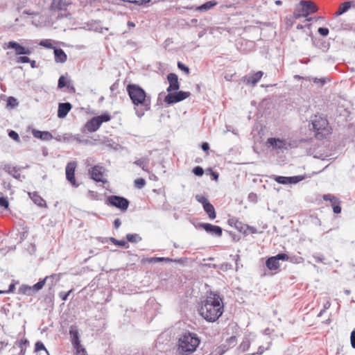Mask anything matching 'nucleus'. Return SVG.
I'll return each mask as SVG.
<instances>
[{
    "mask_svg": "<svg viewBox=\"0 0 355 355\" xmlns=\"http://www.w3.org/2000/svg\"><path fill=\"white\" fill-rule=\"evenodd\" d=\"M128 96L135 106V113L139 118L150 110L151 97L137 84H128L126 87Z\"/></svg>",
    "mask_w": 355,
    "mask_h": 355,
    "instance_id": "2",
    "label": "nucleus"
},
{
    "mask_svg": "<svg viewBox=\"0 0 355 355\" xmlns=\"http://www.w3.org/2000/svg\"><path fill=\"white\" fill-rule=\"evenodd\" d=\"M28 345L29 341L26 338L18 340L15 341L10 351L12 355H25L26 349Z\"/></svg>",
    "mask_w": 355,
    "mask_h": 355,
    "instance_id": "15",
    "label": "nucleus"
},
{
    "mask_svg": "<svg viewBox=\"0 0 355 355\" xmlns=\"http://www.w3.org/2000/svg\"><path fill=\"white\" fill-rule=\"evenodd\" d=\"M73 290L71 289L68 291H61L59 293V297H60V299L63 301H66L67 300L69 295L71 294V293H72Z\"/></svg>",
    "mask_w": 355,
    "mask_h": 355,
    "instance_id": "50",
    "label": "nucleus"
},
{
    "mask_svg": "<svg viewBox=\"0 0 355 355\" xmlns=\"http://www.w3.org/2000/svg\"><path fill=\"white\" fill-rule=\"evenodd\" d=\"M350 342L352 347L355 349V329L351 332Z\"/></svg>",
    "mask_w": 355,
    "mask_h": 355,
    "instance_id": "59",
    "label": "nucleus"
},
{
    "mask_svg": "<svg viewBox=\"0 0 355 355\" xmlns=\"http://www.w3.org/2000/svg\"><path fill=\"white\" fill-rule=\"evenodd\" d=\"M250 346V341L248 338H245L239 345V349L244 352L248 350Z\"/></svg>",
    "mask_w": 355,
    "mask_h": 355,
    "instance_id": "41",
    "label": "nucleus"
},
{
    "mask_svg": "<svg viewBox=\"0 0 355 355\" xmlns=\"http://www.w3.org/2000/svg\"><path fill=\"white\" fill-rule=\"evenodd\" d=\"M297 137L287 139L271 137L266 139L265 147L271 151H284L288 148H295L297 146Z\"/></svg>",
    "mask_w": 355,
    "mask_h": 355,
    "instance_id": "5",
    "label": "nucleus"
},
{
    "mask_svg": "<svg viewBox=\"0 0 355 355\" xmlns=\"http://www.w3.org/2000/svg\"><path fill=\"white\" fill-rule=\"evenodd\" d=\"M297 137V146L305 150L309 155L314 153H321L328 146V135H302Z\"/></svg>",
    "mask_w": 355,
    "mask_h": 355,
    "instance_id": "3",
    "label": "nucleus"
},
{
    "mask_svg": "<svg viewBox=\"0 0 355 355\" xmlns=\"http://www.w3.org/2000/svg\"><path fill=\"white\" fill-rule=\"evenodd\" d=\"M69 335L73 347L76 350L78 355H87L86 350L82 347L80 339L78 328L76 325L69 327Z\"/></svg>",
    "mask_w": 355,
    "mask_h": 355,
    "instance_id": "8",
    "label": "nucleus"
},
{
    "mask_svg": "<svg viewBox=\"0 0 355 355\" xmlns=\"http://www.w3.org/2000/svg\"><path fill=\"white\" fill-rule=\"evenodd\" d=\"M265 352V348L263 346H259L257 352L252 353V355H261Z\"/></svg>",
    "mask_w": 355,
    "mask_h": 355,
    "instance_id": "64",
    "label": "nucleus"
},
{
    "mask_svg": "<svg viewBox=\"0 0 355 355\" xmlns=\"http://www.w3.org/2000/svg\"><path fill=\"white\" fill-rule=\"evenodd\" d=\"M29 62H31V60L27 56H20L17 59V63H28Z\"/></svg>",
    "mask_w": 355,
    "mask_h": 355,
    "instance_id": "58",
    "label": "nucleus"
},
{
    "mask_svg": "<svg viewBox=\"0 0 355 355\" xmlns=\"http://www.w3.org/2000/svg\"><path fill=\"white\" fill-rule=\"evenodd\" d=\"M42 350L45 351L47 355L49 354L44 343L42 341H37L35 344V352H37Z\"/></svg>",
    "mask_w": 355,
    "mask_h": 355,
    "instance_id": "42",
    "label": "nucleus"
},
{
    "mask_svg": "<svg viewBox=\"0 0 355 355\" xmlns=\"http://www.w3.org/2000/svg\"><path fill=\"white\" fill-rule=\"evenodd\" d=\"M3 169L14 178L20 180L21 174L19 172V168H17V166H12L10 164H6L3 166Z\"/></svg>",
    "mask_w": 355,
    "mask_h": 355,
    "instance_id": "28",
    "label": "nucleus"
},
{
    "mask_svg": "<svg viewBox=\"0 0 355 355\" xmlns=\"http://www.w3.org/2000/svg\"><path fill=\"white\" fill-rule=\"evenodd\" d=\"M40 45L47 49H53L55 46H53L50 40H42L40 42Z\"/></svg>",
    "mask_w": 355,
    "mask_h": 355,
    "instance_id": "48",
    "label": "nucleus"
},
{
    "mask_svg": "<svg viewBox=\"0 0 355 355\" xmlns=\"http://www.w3.org/2000/svg\"><path fill=\"white\" fill-rule=\"evenodd\" d=\"M312 80L314 83L320 84V85H324L327 83V79L325 78H312Z\"/></svg>",
    "mask_w": 355,
    "mask_h": 355,
    "instance_id": "57",
    "label": "nucleus"
},
{
    "mask_svg": "<svg viewBox=\"0 0 355 355\" xmlns=\"http://www.w3.org/2000/svg\"><path fill=\"white\" fill-rule=\"evenodd\" d=\"M178 261L175 259H173L169 257H147L142 259V263H158V262H165V263H173L177 262Z\"/></svg>",
    "mask_w": 355,
    "mask_h": 355,
    "instance_id": "24",
    "label": "nucleus"
},
{
    "mask_svg": "<svg viewBox=\"0 0 355 355\" xmlns=\"http://www.w3.org/2000/svg\"><path fill=\"white\" fill-rule=\"evenodd\" d=\"M311 130H314L316 133H320V131H329V122L326 116L323 114H316L311 119Z\"/></svg>",
    "mask_w": 355,
    "mask_h": 355,
    "instance_id": "10",
    "label": "nucleus"
},
{
    "mask_svg": "<svg viewBox=\"0 0 355 355\" xmlns=\"http://www.w3.org/2000/svg\"><path fill=\"white\" fill-rule=\"evenodd\" d=\"M216 4H217V2L215 1H209L199 6H196V7L191 6L189 8V9L194 10L195 11L203 12H207V11L211 10Z\"/></svg>",
    "mask_w": 355,
    "mask_h": 355,
    "instance_id": "26",
    "label": "nucleus"
},
{
    "mask_svg": "<svg viewBox=\"0 0 355 355\" xmlns=\"http://www.w3.org/2000/svg\"><path fill=\"white\" fill-rule=\"evenodd\" d=\"M126 241L128 243H137L142 240L141 236L139 234H127L125 235Z\"/></svg>",
    "mask_w": 355,
    "mask_h": 355,
    "instance_id": "34",
    "label": "nucleus"
},
{
    "mask_svg": "<svg viewBox=\"0 0 355 355\" xmlns=\"http://www.w3.org/2000/svg\"><path fill=\"white\" fill-rule=\"evenodd\" d=\"M28 196L32 201L40 207H46V201L35 191L29 192Z\"/></svg>",
    "mask_w": 355,
    "mask_h": 355,
    "instance_id": "29",
    "label": "nucleus"
},
{
    "mask_svg": "<svg viewBox=\"0 0 355 355\" xmlns=\"http://www.w3.org/2000/svg\"><path fill=\"white\" fill-rule=\"evenodd\" d=\"M332 209H333V211L334 214H340L342 210V208L340 206V202L336 203V205L334 206V207Z\"/></svg>",
    "mask_w": 355,
    "mask_h": 355,
    "instance_id": "60",
    "label": "nucleus"
},
{
    "mask_svg": "<svg viewBox=\"0 0 355 355\" xmlns=\"http://www.w3.org/2000/svg\"><path fill=\"white\" fill-rule=\"evenodd\" d=\"M195 198L199 203L202 204V206H204L205 203H208L209 202L207 198L202 194H197L195 196Z\"/></svg>",
    "mask_w": 355,
    "mask_h": 355,
    "instance_id": "45",
    "label": "nucleus"
},
{
    "mask_svg": "<svg viewBox=\"0 0 355 355\" xmlns=\"http://www.w3.org/2000/svg\"><path fill=\"white\" fill-rule=\"evenodd\" d=\"M84 28L88 30V31H93L98 33H103V31L104 28L101 26V22L99 21H90L85 24V26H84ZM105 31H107L108 29L107 28H105Z\"/></svg>",
    "mask_w": 355,
    "mask_h": 355,
    "instance_id": "22",
    "label": "nucleus"
},
{
    "mask_svg": "<svg viewBox=\"0 0 355 355\" xmlns=\"http://www.w3.org/2000/svg\"><path fill=\"white\" fill-rule=\"evenodd\" d=\"M69 5V3L63 0H53L51 8L53 10L60 11V14H58V17H67V8Z\"/></svg>",
    "mask_w": 355,
    "mask_h": 355,
    "instance_id": "16",
    "label": "nucleus"
},
{
    "mask_svg": "<svg viewBox=\"0 0 355 355\" xmlns=\"http://www.w3.org/2000/svg\"><path fill=\"white\" fill-rule=\"evenodd\" d=\"M313 257L315 261L317 263H323L324 260L325 259L324 255L320 253L313 254Z\"/></svg>",
    "mask_w": 355,
    "mask_h": 355,
    "instance_id": "54",
    "label": "nucleus"
},
{
    "mask_svg": "<svg viewBox=\"0 0 355 355\" xmlns=\"http://www.w3.org/2000/svg\"><path fill=\"white\" fill-rule=\"evenodd\" d=\"M108 239L114 245L124 248L125 249H128L130 247L129 244L125 240H118L114 237H110Z\"/></svg>",
    "mask_w": 355,
    "mask_h": 355,
    "instance_id": "37",
    "label": "nucleus"
},
{
    "mask_svg": "<svg viewBox=\"0 0 355 355\" xmlns=\"http://www.w3.org/2000/svg\"><path fill=\"white\" fill-rule=\"evenodd\" d=\"M103 167L99 165H95L89 171L90 178L96 182H105L106 180H103Z\"/></svg>",
    "mask_w": 355,
    "mask_h": 355,
    "instance_id": "19",
    "label": "nucleus"
},
{
    "mask_svg": "<svg viewBox=\"0 0 355 355\" xmlns=\"http://www.w3.org/2000/svg\"><path fill=\"white\" fill-rule=\"evenodd\" d=\"M93 136L91 137V139L95 141H101V143L105 146L112 148L114 150H118L121 148V145L118 143L114 141L112 139H109L107 137H104L103 139H101L100 137L101 135H92Z\"/></svg>",
    "mask_w": 355,
    "mask_h": 355,
    "instance_id": "17",
    "label": "nucleus"
},
{
    "mask_svg": "<svg viewBox=\"0 0 355 355\" xmlns=\"http://www.w3.org/2000/svg\"><path fill=\"white\" fill-rule=\"evenodd\" d=\"M71 107L72 106L70 103H60L58 104V116L60 119L64 118L71 110Z\"/></svg>",
    "mask_w": 355,
    "mask_h": 355,
    "instance_id": "23",
    "label": "nucleus"
},
{
    "mask_svg": "<svg viewBox=\"0 0 355 355\" xmlns=\"http://www.w3.org/2000/svg\"><path fill=\"white\" fill-rule=\"evenodd\" d=\"M265 135H254L253 139H254V145H253V149L254 151L256 153H259V150H262V146L265 147L264 142L265 139L263 138V136Z\"/></svg>",
    "mask_w": 355,
    "mask_h": 355,
    "instance_id": "27",
    "label": "nucleus"
},
{
    "mask_svg": "<svg viewBox=\"0 0 355 355\" xmlns=\"http://www.w3.org/2000/svg\"><path fill=\"white\" fill-rule=\"evenodd\" d=\"M275 257H277L279 262V261H288L290 259L289 256L287 254L283 252L278 253L277 254L275 255Z\"/></svg>",
    "mask_w": 355,
    "mask_h": 355,
    "instance_id": "49",
    "label": "nucleus"
},
{
    "mask_svg": "<svg viewBox=\"0 0 355 355\" xmlns=\"http://www.w3.org/2000/svg\"><path fill=\"white\" fill-rule=\"evenodd\" d=\"M175 92L168 93L164 98V102L168 105H172L180 102L188 98L191 93L184 91H174Z\"/></svg>",
    "mask_w": 355,
    "mask_h": 355,
    "instance_id": "13",
    "label": "nucleus"
},
{
    "mask_svg": "<svg viewBox=\"0 0 355 355\" xmlns=\"http://www.w3.org/2000/svg\"><path fill=\"white\" fill-rule=\"evenodd\" d=\"M178 67L181 70V71H184L187 74H189V68L185 65L184 64H183L182 62H178Z\"/></svg>",
    "mask_w": 355,
    "mask_h": 355,
    "instance_id": "55",
    "label": "nucleus"
},
{
    "mask_svg": "<svg viewBox=\"0 0 355 355\" xmlns=\"http://www.w3.org/2000/svg\"><path fill=\"white\" fill-rule=\"evenodd\" d=\"M19 104L17 98H15V97L13 96H10L8 98V100H7V105L8 106H10L11 107H15L16 106H17Z\"/></svg>",
    "mask_w": 355,
    "mask_h": 355,
    "instance_id": "47",
    "label": "nucleus"
},
{
    "mask_svg": "<svg viewBox=\"0 0 355 355\" xmlns=\"http://www.w3.org/2000/svg\"><path fill=\"white\" fill-rule=\"evenodd\" d=\"M227 223L230 225L234 226L240 232H243V234H246L245 225L236 218L234 217L228 219Z\"/></svg>",
    "mask_w": 355,
    "mask_h": 355,
    "instance_id": "32",
    "label": "nucleus"
},
{
    "mask_svg": "<svg viewBox=\"0 0 355 355\" xmlns=\"http://www.w3.org/2000/svg\"><path fill=\"white\" fill-rule=\"evenodd\" d=\"M266 266L270 270H276L279 269L280 265L277 257L275 256H272L266 260Z\"/></svg>",
    "mask_w": 355,
    "mask_h": 355,
    "instance_id": "31",
    "label": "nucleus"
},
{
    "mask_svg": "<svg viewBox=\"0 0 355 355\" xmlns=\"http://www.w3.org/2000/svg\"><path fill=\"white\" fill-rule=\"evenodd\" d=\"M245 228L248 230L250 233H251V234H257L258 232H257V229L255 227H253V226H250L248 225H245Z\"/></svg>",
    "mask_w": 355,
    "mask_h": 355,
    "instance_id": "62",
    "label": "nucleus"
},
{
    "mask_svg": "<svg viewBox=\"0 0 355 355\" xmlns=\"http://www.w3.org/2000/svg\"><path fill=\"white\" fill-rule=\"evenodd\" d=\"M199 314L207 322H214L224 312L223 297L218 291H210L202 301L198 309Z\"/></svg>",
    "mask_w": 355,
    "mask_h": 355,
    "instance_id": "1",
    "label": "nucleus"
},
{
    "mask_svg": "<svg viewBox=\"0 0 355 355\" xmlns=\"http://www.w3.org/2000/svg\"><path fill=\"white\" fill-rule=\"evenodd\" d=\"M318 33L324 37H326L328 35L329 31L326 27H320L318 30Z\"/></svg>",
    "mask_w": 355,
    "mask_h": 355,
    "instance_id": "56",
    "label": "nucleus"
},
{
    "mask_svg": "<svg viewBox=\"0 0 355 355\" xmlns=\"http://www.w3.org/2000/svg\"><path fill=\"white\" fill-rule=\"evenodd\" d=\"M204 211L207 213L210 220H214L216 218V213L214 205L209 202L208 203H205L204 206H202Z\"/></svg>",
    "mask_w": 355,
    "mask_h": 355,
    "instance_id": "33",
    "label": "nucleus"
},
{
    "mask_svg": "<svg viewBox=\"0 0 355 355\" xmlns=\"http://www.w3.org/2000/svg\"><path fill=\"white\" fill-rule=\"evenodd\" d=\"M76 167V163L75 162H71L67 164L65 168L66 178L67 180L73 186L78 187L76 183L75 178V170Z\"/></svg>",
    "mask_w": 355,
    "mask_h": 355,
    "instance_id": "18",
    "label": "nucleus"
},
{
    "mask_svg": "<svg viewBox=\"0 0 355 355\" xmlns=\"http://www.w3.org/2000/svg\"><path fill=\"white\" fill-rule=\"evenodd\" d=\"M167 80L169 83V86L166 89L168 93H171L173 91H178L180 88V84L178 82V77L174 73H170L167 75Z\"/></svg>",
    "mask_w": 355,
    "mask_h": 355,
    "instance_id": "20",
    "label": "nucleus"
},
{
    "mask_svg": "<svg viewBox=\"0 0 355 355\" xmlns=\"http://www.w3.org/2000/svg\"><path fill=\"white\" fill-rule=\"evenodd\" d=\"M110 119L111 116L108 113L102 114L89 120L86 123L85 128L89 132H95L98 129L102 123L107 122Z\"/></svg>",
    "mask_w": 355,
    "mask_h": 355,
    "instance_id": "11",
    "label": "nucleus"
},
{
    "mask_svg": "<svg viewBox=\"0 0 355 355\" xmlns=\"http://www.w3.org/2000/svg\"><path fill=\"white\" fill-rule=\"evenodd\" d=\"M201 148L207 154H209V143H207V142H202L201 144Z\"/></svg>",
    "mask_w": 355,
    "mask_h": 355,
    "instance_id": "61",
    "label": "nucleus"
},
{
    "mask_svg": "<svg viewBox=\"0 0 355 355\" xmlns=\"http://www.w3.org/2000/svg\"><path fill=\"white\" fill-rule=\"evenodd\" d=\"M8 49H14L17 55H29L31 50L26 48L15 41H10L8 43Z\"/></svg>",
    "mask_w": 355,
    "mask_h": 355,
    "instance_id": "21",
    "label": "nucleus"
},
{
    "mask_svg": "<svg viewBox=\"0 0 355 355\" xmlns=\"http://www.w3.org/2000/svg\"><path fill=\"white\" fill-rule=\"evenodd\" d=\"M352 6L351 1H345L340 4L338 11L336 12V16L341 15L346 12Z\"/></svg>",
    "mask_w": 355,
    "mask_h": 355,
    "instance_id": "35",
    "label": "nucleus"
},
{
    "mask_svg": "<svg viewBox=\"0 0 355 355\" xmlns=\"http://www.w3.org/2000/svg\"><path fill=\"white\" fill-rule=\"evenodd\" d=\"M105 204L110 207H116L124 212L128 209L130 201L123 196L111 195L106 198Z\"/></svg>",
    "mask_w": 355,
    "mask_h": 355,
    "instance_id": "7",
    "label": "nucleus"
},
{
    "mask_svg": "<svg viewBox=\"0 0 355 355\" xmlns=\"http://www.w3.org/2000/svg\"><path fill=\"white\" fill-rule=\"evenodd\" d=\"M207 171H209L212 180L217 181L218 180L219 174L218 172L213 171L211 168H208Z\"/></svg>",
    "mask_w": 355,
    "mask_h": 355,
    "instance_id": "53",
    "label": "nucleus"
},
{
    "mask_svg": "<svg viewBox=\"0 0 355 355\" xmlns=\"http://www.w3.org/2000/svg\"><path fill=\"white\" fill-rule=\"evenodd\" d=\"M200 343V337L193 332L187 331L181 334L177 343L178 355H191Z\"/></svg>",
    "mask_w": 355,
    "mask_h": 355,
    "instance_id": "4",
    "label": "nucleus"
},
{
    "mask_svg": "<svg viewBox=\"0 0 355 355\" xmlns=\"http://www.w3.org/2000/svg\"><path fill=\"white\" fill-rule=\"evenodd\" d=\"M146 180L142 178H137L134 182L135 187L137 189H142L146 185Z\"/></svg>",
    "mask_w": 355,
    "mask_h": 355,
    "instance_id": "44",
    "label": "nucleus"
},
{
    "mask_svg": "<svg viewBox=\"0 0 355 355\" xmlns=\"http://www.w3.org/2000/svg\"><path fill=\"white\" fill-rule=\"evenodd\" d=\"M53 51L55 62L64 63L67 61V55L62 49L55 47Z\"/></svg>",
    "mask_w": 355,
    "mask_h": 355,
    "instance_id": "30",
    "label": "nucleus"
},
{
    "mask_svg": "<svg viewBox=\"0 0 355 355\" xmlns=\"http://www.w3.org/2000/svg\"><path fill=\"white\" fill-rule=\"evenodd\" d=\"M9 207V201L6 196H1L0 197V207L8 209Z\"/></svg>",
    "mask_w": 355,
    "mask_h": 355,
    "instance_id": "46",
    "label": "nucleus"
},
{
    "mask_svg": "<svg viewBox=\"0 0 355 355\" xmlns=\"http://www.w3.org/2000/svg\"><path fill=\"white\" fill-rule=\"evenodd\" d=\"M67 81L65 80V78L64 76H61L58 79V89H62L63 87H66L67 85Z\"/></svg>",
    "mask_w": 355,
    "mask_h": 355,
    "instance_id": "52",
    "label": "nucleus"
},
{
    "mask_svg": "<svg viewBox=\"0 0 355 355\" xmlns=\"http://www.w3.org/2000/svg\"><path fill=\"white\" fill-rule=\"evenodd\" d=\"M134 164L141 167L142 170L147 171L148 169V162L146 159L141 158L134 162Z\"/></svg>",
    "mask_w": 355,
    "mask_h": 355,
    "instance_id": "40",
    "label": "nucleus"
},
{
    "mask_svg": "<svg viewBox=\"0 0 355 355\" xmlns=\"http://www.w3.org/2000/svg\"><path fill=\"white\" fill-rule=\"evenodd\" d=\"M18 293L30 296L32 295L34 292L31 286L23 284L19 287Z\"/></svg>",
    "mask_w": 355,
    "mask_h": 355,
    "instance_id": "36",
    "label": "nucleus"
},
{
    "mask_svg": "<svg viewBox=\"0 0 355 355\" xmlns=\"http://www.w3.org/2000/svg\"><path fill=\"white\" fill-rule=\"evenodd\" d=\"M34 137L40 139L43 141H49L52 139H55L56 141L63 143H71L73 141H76L80 144H92V141H89L87 139H81L80 136L83 137L85 135H55V137H53V135H33Z\"/></svg>",
    "mask_w": 355,
    "mask_h": 355,
    "instance_id": "6",
    "label": "nucleus"
},
{
    "mask_svg": "<svg viewBox=\"0 0 355 355\" xmlns=\"http://www.w3.org/2000/svg\"><path fill=\"white\" fill-rule=\"evenodd\" d=\"M263 75V72L259 71L251 76H245L243 77V80L246 84H251L255 85L261 78Z\"/></svg>",
    "mask_w": 355,
    "mask_h": 355,
    "instance_id": "25",
    "label": "nucleus"
},
{
    "mask_svg": "<svg viewBox=\"0 0 355 355\" xmlns=\"http://www.w3.org/2000/svg\"><path fill=\"white\" fill-rule=\"evenodd\" d=\"M322 198L325 201H330L332 208L336 205V203L340 202L338 198L331 194H324Z\"/></svg>",
    "mask_w": 355,
    "mask_h": 355,
    "instance_id": "39",
    "label": "nucleus"
},
{
    "mask_svg": "<svg viewBox=\"0 0 355 355\" xmlns=\"http://www.w3.org/2000/svg\"><path fill=\"white\" fill-rule=\"evenodd\" d=\"M47 279L48 277H46L44 279H40L36 284L31 286L34 293L40 291L44 287Z\"/></svg>",
    "mask_w": 355,
    "mask_h": 355,
    "instance_id": "38",
    "label": "nucleus"
},
{
    "mask_svg": "<svg viewBox=\"0 0 355 355\" xmlns=\"http://www.w3.org/2000/svg\"><path fill=\"white\" fill-rule=\"evenodd\" d=\"M306 175L294 176H282L274 175L272 179L281 184H297L306 178Z\"/></svg>",
    "mask_w": 355,
    "mask_h": 355,
    "instance_id": "14",
    "label": "nucleus"
},
{
    "mask_svg": "<svg viewBox=\"0 0 355 355\" xmlns=\"http://www.w3.org/2000/svg\"><path fill=\"white\" fill-rule=\"evenodd\" d=\"M193 225L196 229L204 230L209 235L211 236L220 238L223 235V228L220 226L213 225L209 223L202 222L193 223Z\"/></svg>",
    "mask_w": 355,
    "mask_h": 355,
    "instance_id": "9",
    "label": "nucleus"
},
{
    "mask_svg": "<svg viewBox=\"0 0 355 355\" xmlns=\"http://www.w3.org/2000/svg\"><path fill=\"white\" fill-rule=\"evenodd\" d=\"M228 349L225 345H222L218 347L214 351L216 352V355H223Z\"/></svg>",
    "mask_w": 355,
    "mask_h": 355,
    "instance_id": "51",
    "label": "nucleus"
},
{
    "mask_svg": "<svg viewBox=\"0 0 355 355\" xmlns=\"http://www.w3.org/2000/svg\"><path fill=\"white\" fill-rule=\"evenodd\" d=\"M15 284L11 283L8 286V289L6 291H5V293H13L15 291Z\"/></svg>",
    "mask_w": 355,
    "mask_h": 355,
    "instance_id": "63",
    "label": "nucleus"
},
{
    "mask_svg": "<svg viewBox=\"0 0 355 355\" xmlns=\"http://www.w3.org/2000/svg\"><path fill=\"white\" fill-rule=\"evenodd\" d=\"M192 173L198 177H201L203 175L205 171L202 166H196L193 168Z\"/></svg>",
    "mask_w": 355,
    "mask_h": 355,
    "instance_id": "43",
    "label": "nucleus"
},
{
    "mask_svg": "<svg viewBox=\"0 0 355 355\" xmlns=\"http://www.w3.org/2000/svg\"><path fill=\"white\" fill-rule=\"evenodd\" d=\"M301 8L299 10H297L294 13L296 18L300 17H307L310 14L314 13L317 12L318 7L312 1H307L302 0L300 1Z\"/></svg>",
    "mask_w": 355,
    "mask_h": 355,
    "instance_id": "12",
    "label": "nucleus"
}]
</instances>
